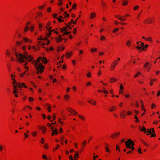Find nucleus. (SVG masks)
<instances>
[{"label": "nucleus", "instance_id": "obj_1", "mask_svg": "<svg viewBox=\"0 0 160 160\" xmlns=\"http://www.w3.org/2000/svg\"><path fill=\"white\" fill-rule=\"evenodd\" d=\"M15 54L20 63L24 62L26 61L24 60V59H28L29 62L32 61L33 63L35 62V60H32L33 57L31 55H30L28 56V53L26 52H24L23 54L22 53L18 54L17 52H15Z\"/></svg>", "mask_w": 160, "mask_h": 160}, {"label": "nucleus", "instance_id": "obj_2", "mask_svg": "<svg viewBox=\"0 0 160 160\" xmlns=\"http://www.w3.org/2000/svg\"><path fill=\"white\" fill-rule=\"evenodd\" d=\"M42 59L41 57H38L36 62L35 64V67L38 70L37 74H38L40 72H41V73H42L43 72V70L44 68V66L42 65L41 64L38 65L37 64V62H39V60H41L42 61Z\"/></svg>", "mask_w": 160, "mask_h": 160}, {"label": "nucleus", "instance_id": "obj_3", "mask_svg": "<svg viewBox=\"0 0 160 160\" xmlns=\"http://www.w3.org/2000/svg\"><path fill=\"white\" fill-rule=\"evenodd\" d=\"M12 80L13 81V83L14 85V84H16L18 86L19 88H21L22 87H24L25 88H27V87L25 85L24 83L22 84L20 83L19 82H17L13 78H12Z\"/></svg>", "mask_w": 160, "mask_h": 160}, {"label": "nucleus", "instance_id": "obj_4", "mask_svg": "<svg viewBox=\"0 0 160 160\" xmlns=\"http://www.w3.org/2000/svg\"><path fill=\"white\" fill-rule=\"evenodd\" d=\"M118 61L117 60H115L114 62H113L111 66V70H113L115 68V66L118 64Z\"/></svg>", "mask_w": 160, "mask_h": 160}, {"label": "nucleus", "instance_id": "obj_5", "mask_svg": "<svg viewBox=\"0 0 160 160\" xmlns=\"http://www.w3.org/2000/svg\"><path fill=\"white\" fill-rule=\"evenodd\" d=\"M132 141L130 139L128 140V141L125 142V144L126 146V147L127 148H129L130 146L129 145V144L130 143V142H132Z\"/></svg>", "mask_w": 160, "mask_h": 160}, {"label": "nucleus", "instance_id": "obj_6", "mask_svg": "<svg viewBox=\"0 0 160 160\" xmlns=\"http://www.w3.org/2000/svg\"><path fill=\"white\" fill-rule=\"evenodd\" d=\"M153 22L151 18H149L148 19H146L143 21V22L145 23H151Z\"/></svg>", "mask_w": 160, "mask_h": 160}, {"label": "nucleus", "instance_id": "obj_7", "mask_svg": "<svg viewBox=\"0 0 160 160\" xmlns=\"http://www.w3.org/2000/svg\"><path fill=\"white\" fill-rule=\"evenodd\" d=\"M67 110L68 111L71 112L73 114H77V112L75 111L71 108H68L67 109Z\"/></svg>", "mask_w": 160, "mask_h": 160}, {"label": "nucleus", "instance_id": "obj_8", "mask_svg": "<svg viewBox=\"0 0 160 160\" xmlns=\"http://www.w3.org/2000/svg\"><path fill=\"white\" fill-rule=\"evenodd\" d=\"M39 128H40V129L42 130V133L43 134H44L46 132V127L44 126L41 127L40 126Z\"/></svg>", "mask_w": 160, "mask_h": 160}, {"label": "nucleus", "instance_id": "obj_9", "mask_svg": "<svg viewBox=\"0 0 160 160\" xmlns=\"http://www.w3.org/2000/svg\"><path fill=\"white\" fill-rule=\"evenodd\" d=\"M88 102L91 104H92L95 105L96 103L95 101L93 100H89L88 101Z\"/></svg>", "mask_w": 160, "mask_h": 160}, {"label": "nucleus", "instance_id": "obj_10", "mask_svg": "<svg viewBox=\"0 0 160 160\" xmlns=\"http://www.w3.org/2000/svg\"><path fill=\"white\" fill-rule=\"evenodd\" d=\"M13 87H14V89H13V94H15L18 92L17 91V85H13Z\"/></svg>", "mask_w": 160, "mask_h": 160}, {"label": "nucleus", "instance_id": "obj_11", "mask_svg": "<svg viewBox=\"0 0 160 160\" xmlns=\"http://www.w3.org/2000/svg\"><path fill=\"white\" fill-rule=\"evenodd\" d=\"M117 80V79L115 78H111L110 79L109 82L110 83H112Z\"/></svg>", "mask_w": 160, "mask_h": 160}, {"label": "nucleus", "instance_id": "obj_12", "mask_svg": "<svg viewBox=\"0 0 160 160\" xmlns=\"http://www.w3.org/2000/svg\"><path fill=\"white\" fill-rule=\"evenodd\" d=\"M64 15H65V17L63 18H62V16H60V18H62L63 19V18H65V17H69V15L68 14H67L66 12H64Z\"/></svg>", "mask_w": 160, "mask_h": 160}, {"label": "nucleus", "instance_id": "obj_13", "mask_svg": "<svg viewBox=\"0 0 160 160\" xmlns=\"http://www.w3.org/2000/svg\"><path fill=\"white\" fill-rule=\"evenodd\" d=\"M140 131H143L145 133H147L146 129L145 128L144 126H143L142 127V129L140 130Z\"/></svg>", "mask_w": 160, "mask_h": 160}, {"label": "nucleus", "instance_id": "obj_14", "mask_svg": "<svg viewBox=\"0 0 160 160\" xmlns=\"http://www.w3.org/2000/svg\"><path fill=\"white\" fill-rule=\"evenodd\" d=\"M120 132H118L117 133H114L113 134H112L111 135V137L112 138H114V135L115 136H118V135H120Z\"/></svg>", "mask_w": 160, "mask_h": 160}, {"label": "nucleus", "instance_id": "obj_15", "mask_svg": "<svg viewBox=\"0 0 160 160\" xmlns=\"http://www.w3.org/2000/svg\"><path fill=\"white\" fill-rule=\"evenodd\" d=\"M72 52H71L69 53H68V52H67L66 55V57L69 58L72 55Z\"/></svg>", "mask_w": 160, "mask_h": 160}, {"label": "nucleus", "instance_id": "obj_16", "mask_svg": "<svg viewBox=\"0 0 160 160\" xmlns=\"http://www.w3.org/2000/svg\"><path fill=\"white\" fill-rule=\"evenodd\" d=\"M59 38H56V39L57 40V42H60V41H62V38H61V36L60 35H59Z\"/></svg>", "mask_w": 160, "mask_h": 160}, {"label": "nucleus", "instance_id": "obj_17", "mask_svg": "<svg viewBox=\"0 0 160 160\" xmlns=\"http://www.w3.org/2000/svg\"><path fill=\"white\" fill-rule=\"evenodd\" d=\"M42 61L44 62L45 64H46L47 62V59L45 57H43V59L42 60Z\"/></svg>", "mask_w": 160, "mask_h": 160}, {"label": "nucleus", "instance_id": "obj_18", "mask_svg": "<svg viewBox=\"0 0 160 160\" xmlns=\"http://www.w3.org/2000/svg\"><path fill=\"white\" fill-rule=\"evenodd\" d=\"M95 16V13H92L90 14V18H92Z\"/></svg>", "mask_w": 160, "mask_h": 160}, {"label": "nucleus", "instance_id": "obj_19", "mask_svg": "<svg viewBox=\"0 0 160 160\" xmlns=\"http://www.w3.org/2000/svg\"><path fill=\"white\" fill-rule=\"evenodd\" d=\"M71 32H68L67 31H64L63 32L62 34H63V35H68V34L69 33H70Z\"/></svg>", "mask_w": 160, "mask_h": 160}, {"label": "nucleus", "instance_id": "obj_20", "mask_svg": "<svg viewBox=\"0 0 160 160\" xmlns=\"http://www.w3.org/2000/svg\"><path fill=\"white\" fill-rule=\"evenodd\" d=\"M120 116L122 118H124L126 117V115H125V114L124 113V112L123 113L122 112H121V114L120 115Z\"/></svg>", "mask_w": 160, "mask_h": 160}, {"label": "nucleus", "instance_id": "obj_21", "mask_svg": "<svg viewBox=\"0 0 160 160\" xmlns=\"http://www.w3.org/2000/svg\"><path fill=\"white\" fill-rule=\"evenodd\" d=\"M128 2L127 0L124 1L122 2V4L124 6H125L127 4Z\"/></svg>", "mask_w": 160, "mask_h": 160}, {"label": "nucleus", "instance_id": "obj_22", "mask_svg": "<svg viewBox=\"0 0 160 160\" xmlns=\"http://www.w3.org/2000/svg\"><path fill=\"white\" fill-rule=\"evenodd\" d=\"M148 46L147 45V44L145 45V46L144 45V47H142L143 48L142 49V50L140 51V52H141L142 50L144 51L145 50V49L146 48H147L148 47Z\"/></svg>", "mask_w": 160, "mask_h": 160}, {"label": "nucleus", "instance_id": "obj_23", "mask_svg": "<svg viewBox=\"0 0 160 160\" xmlns=\"http://www.w3.org/2000/svg\"><path fill=\"white\" fill-rule=\"evenodd\" d=\"M134 143L133 141L131 142H130V143L129 144V145L130 147L134 146Z\"/></svg>", "mask_w": 160, "mask_h": 160}, {"label": "nucleus", "instance_id": "obj_24", "mask_svg": "<svg viewBox=\"0 0 160 160\" xmlns=\"http://www.w3.org/2000/svg\"><path fill=\"white\" fill-rule=\"evenodd\" d=\"M58 1L59 2L58 5L59 6H60L62 4V0H58Z\"/></svg>", "mask_w": 160, "mask_h": 160}, {"label": "nucleus", "instance_id": "obj_25", "mask_svg": "<svg viewBox=\"0 0 160 160\" xmlns=\"http://www.w3.org/2000/svg\"><path fill=\"white\" fill-rule=\"evenodd\" d=\"M146 40L148 41L151 42H152L151 38L150 37H148L147 38H146Z\"/></svg>", "mask_w": 160, "mask_h": 160}, {"label": "nucleus", "instance_id": "obj_26", "mask_svg": "<svg viewBox=\"0 0 160 160\" xmlns=\"http://www.w3.org/2000/svg\"><path fill=\"white\" fill-rule=\"evenodd\" d=\"M64 98L68 100L70 98V96L68 95L67 94L64 96Z\"/></svg>", "mask_w": 160, "mask_h": 160}, {"label": "nucleus", "instance_id": "obj_27", "mask_svg": "<svg viewBox=\"0 0 160 160\" xmlns=\"http://www.w3.org/2000/svg\"><path fill=\"white\" fill-rule=\"evenodd\" d=\"M54 134H55L56 135L58 134V130L55 128V130H54Z\"/></svg>", "mask_w": 160, "mask_h": 160}, {"label": "nucleus", "instance_id": "obj_28", "mask_svg": "<svg viewBox=\"0 0 160 160\" xmlns=\"http://www.w3.org/2000/svg\"><path fill=\"white\" fill-rule=\"evenodd\" d=\"M118 30H119L118 28H116L114 30H113V32L115 33V32H116L118 31Z\"/></svg>", "mask_w": 160, "mask_h": 160}, {"label": "nucleus", "instance_id": "obj_29", "mask_svg": "<svg viewBox=\"0 0 160 160\" xmlns=\"http://www.w3.org/2000/svg\"><path fill=\"white\" fill-rule=\"evenodd\" d=\"M113 107H114L115 108H116L115 107H114V106H112V108H110V109H109V110L110 111H113L114 110V109H113Z\"/></svg>", "mask_w": 160, "mask_h": 160}, {"label": "nucleus", "instance_id": "obj_30", "mask_svg": "<svg viewBox=\"0 0 160 160\" xmlns=\"http://www.w3.org/2000/svg\"><path fill=\"white\" fill-rule=\"evenodd\" d=\"M105 37H104V36H103V35H101V37L100 38V40H104V39H105Z\"/></svg>", "mask_w": 160, "mask_h": 160}, {"label": "nucleus", "instance_id": "obj_31", "mask_svg": "<svg viewBox=\"0 0 160 160\" xmlns=\"http://www.w3.org/2000/svg\"><path fill=\"white\" fill-rule=\"evenodd\" d=\"M97 50V49L95 48H92L91 50V51L92 52H95Z\"/></svg>", "mask_w": 160, "mask_h": 160}, {"label": "nucleus", "instance_id": "obj_32", "mask_svg": "<svg viewBox=\"0 0 160 160\" xmlns=\"http://www.w3.org/2000/svg\"><path fill=\"white\" fill-rule=\"evenodd\" d=\"M29 28L27 27V26H26L25 27V29H24V31L25 32H27V31L29 29Z\"/></svg>", "mask_w": 160, "mask_h": 160}, {"label": "nucleus", "instance_id": "obj_33", "mask_svg": "<svg viewBox=\"0 0 160 160\" xmlns=\"http://www.w3.org/2000/svg\"><path fill=\"white\" fill-rule=\"evenodd\" d=\"M52 16L54 18H57V13H54V14H53L52 15Z\"/></svg>", "mask_w": 160, "mask_h": 160}, {"label": "nucleus", "instance_id": "obj_34", "mask_svg": "<svg viewBox=\"0 0 160 160\" xmlns=\"http://www.w3.org/2000/svg\"><path fill=\"white\" fill-rule=\"evenodd\" d=\"M119 20L122 21H124L126 20V18H122V17H120Z\"/></svg>", "mask_w": 160, "mask_h": 160}, {"label": "nucleus", "instance_id": "obj_35", "mask_svg": "<svg viewBox=\"0 0 160 160\" xmlns=\"http://www.w3.org/2000/svg\"><path fill=\"white\" fill-rule=\"evenodd\" d=\"M23 39H24V41L25 42H27L29 41V39L27 38H23Z\"/></svg>", "mask_w": 160, "mask_h": 160}, {"label": "nucleus", "instance_id": "obj_36", "mask_svg": "<svg viewBox=\"0 0 160 160\" xmlns=\"http://www.w3.org/2000/svg\"><path fill=\"white\" fill-rule=\"evenodd\" d=\"M126 45L128 46H130L131 45L130 42V41L128 40L127 42Z\"/></svg>", "mask_w": 160, "mask_h": 160}, {"label": "nucleus", "instance_id": "obj_37", "mask_svg": "<svg viewBox=\"0 0 160 160\" xmlns=\"http://www.w3.org/2000/svg\"><path fill=\"white\" fill-rule=\"evenodd\" d=\"M144 145H145L146 146H148V145L143 140L141 141Z\"/></svg>", "mask_w": 160, "mask_h": 160}, {"label": "nucleus", "instance_id": "obj_38", "mask_svg": "<svg viewBox=\"0 0 160 160\" xmlns=\"http://www.w3.org/2000/svg\"><path fill=\"white\" fill-rule=\"evenodd\" d=\"M135 118L136 119V121H135V122H139V120L138 119V118L136 117V115L135 116Z\"/></svg>", "mask_w": 160, "mask_h": 160}, {"label": "nucleus", "instance_id": "obj_39", "mask_svg": "<svg viewBox=\"0 0 160 160\" xmlns=\"http://www.w3.org/2000/svg\"><path fill=\"white\" fill-rule=\"evenodd\" d=\"M141 74V73L140 72H138L137 73V74H136L135 76H134V78H136V77H138V75L139 74Z\"/></svg>", "mask_w": 160, "mask_h": 160}, {"label": "nucleus", "instance_id": "obj_40", "mask_svg": "<svg viewBox=\"0 0 160 160\" xmlns=\"http://www.w3.org/2000/svg\"><path fill=\"white\" fill-rule=\"evenodd\" d=\"M37 132H34L32 133V135L33 136H35L37 135Z\"/></svg>", "mask_w": 160, "mask_h": 160}, {"label": "nucleus", "instance_id": "obj_41", "mask_svg": "<svg viewBox=\"0 0 160 160\" xmlns=\"http://www.w3.org/2000/svg\"><path fill=\"white\" fill-rule=\"evenodd\" d=\"M60 147V145H57V147L54 149H53V151H56L58 148Z\"/></svg>", "mask_w": 160, "mask_h": 160}, {"label": "nucleus", "instance_id": "obj_42", "mask_svg": "<svg viewBox=\"0 0 160 160\" xmlns=\"http://www.w3.org/2000/svg\"><path fill=\"white\" fill-rule=\"evenodd\" d=\"M105 150H106V152H110V151H109V148L107 147H105Z\"/></svg>", "mask_w": 160, "mask_h": 160}, {"label": "nucleus", "instance_id": "obj_43", "mask_svg": "<svg viewBox=\"0 0 160 160\" xmlns=\"http://www.w3.org/2000/svg\"><path fill=\"white\" fill-rule=\"evenodd\" d=\"M151 68V65H150L148 66L147 70L148 71H149Z\"/></svg>", "mask_w": 160, "mask_h": 160}, {"label": "nucleus", "instance_id": "obj_44", "mask_svg": "<svg viewBox=\"0 0 160 160\" xmlns=\"http://www.w3.org/2000/svg\"><path fill=\"white\" fill-rule=\"evenodd\" d=\"M51 129H52V136H53L54 134V132L53 130V127H51Z\"/></svg>", "mask_w": 160, "mask_h": 160}, {"label": "nucleus", "instance_id": "obj_45", "mask_svg": "<svg viewBox=\"0 0 160 160\" xmlns=\"http://www.w3.org/2000/svg\"><path fill=\"white\" fill-rule=\"evenodd\" d=\"M51 28H52V27H50L48 28H47V29L48 30V31L49 32H52V31H53L54 30L53 29L52 30H51L50 29Z\"/></svg>", "mask_w": 160, "mask_h": 160}, {"label": "nucleus", "instance_id": "obj_46", "mask_svg": "<svg viewBox=\"0 0 160 160\" xmlns=\"http://www.w3.org/2000/svg\"><path fill=\"white\" fill-rule=\"evenodd\" d=\"M30 30L31 31H32L34 29V27H32V26H30Z\"/></svg>", "mask_w": 160, "mask_h": 160}, {"label": "nucleus", "instance_id": "obj_47", "mask_svg": "<svg viewBox=\"0 0 160 160\" xmlns=\"http://www.w3.org/2000/svg\"><path fill=\"white\" fill-rule=\"evenodd\" d=\"M70 25H71V24H68V25L66 24V26L68 28H69L70 29H71V27H70Z\"/></svg>", "mask_w": 160, "mask_h": 160}, {"label": "nucleus", "instance_id": "obj_48", "mask_svg": "<svg viewBox=\"0 0 160 160\" xmlns=\"http://www.w3.org/2000/svg\"><path fill=\"white\" fill-rule=\"evenodd\" d=\"M76 4L75 3H74L73 5L72 6V8L73 9H74L76 7Z\"/></svg>", "mask_w": 160, "mask_h": 160}, {"label": "nucleus", "instance_id": "obj_49", "mask_svg": "<svg viewBox=\"0 0 160 160\" xmlns=\"http://www.w3.org/2000/svg\"><path fill=\"white\" fill-rule=\"evenodd\" d=\"M78 117L80 118L81 119H82V120H84V118L82 116H81L80 115H78Z\"/></svg>", "mask_w": 160, "mask_h": 160}, {"label": "nucleus", "instance_id": "obj_50", "mask_svg": "<svg viewBox=\"0 0 160 160\" xmlns=\"http://www.w3.org/2000/svg\"><path fill=\"white\" fill-rule=\"evenodd\" d=\"M28 99H29V101L30 102L32 101L33 100V98L31 97H30Z\"/></svg>", "mask_w": 160, "mask_h": 160}, {"label": "nucleus", "instance_id": "obj_51", "mask_svg": "<svg viewBox=\"0 0 160 160\" xmlns=\"http://www.w3.org/2000/svg\"><path fill=\"white\" fill-rule=\"evenodd\" d=\"M51 34V32H49L48 33L46 34V36H47L48 37H49Z\"/></svg>", "mask_w": 160, "mask_h": 160}, {"label": "nucleus", "instance_id": "obj_52", "mask_svg": "<svg viewBox=\"0 0 160 160\" xmlns=\"http://www.w3.org/2000/svg\"><path fill=\"white\" fill-rule=\"evenodd\" d=\"M129 148V149H132V151H133L135 149V148L133 146V147H130V148Z\"/></svg>", "mask_w": 160, "mask_h": 160}, {"label": "nucleus", "instance_id": "obj_53", "mask_svg": "<svg viewBox=\"0 0 160 160\" xmlns=\"http://www.w3.org/2000/svg\"><path fill=\"white\" fill-rule=\"evenodd\" d=\"M42 158L44 159H48V158H47V156L45 155H43L42 156Z\"/></svg>", "mask_w": 160, "mask_h": 160}, {"label": "nucleus", "instance_id": "obj_54", "mask_svg": "<svg viewBox=\"0 0 160 160\" xmlns=\"http://www.w3.org/2000/svg\"><path fill=\"white\" fill-rule=\"evenodd\" d=\"M48 109L49 112H50L51 111V107L50 106H48Z\"/></svg>", "mask_w": 160, "mask_h": 160}, {"label": "nucleus", "instance_id": "obj_55", "mask_svg": "<svg viewBox=\"0 0 160 160\" xmlns=\"http://www.w3.org/2000/svg\"><path fill=\"white\" fill-rule=\"evenodd\" d=\"M44 139L43 138H41V142L42 143H43L44 142Z\"/></svg>", "mask_w": 160, "mask_h": 160}, {"label": "nucleus", "instance_id": "obj_56", "mask_svg": "<svg viewBox=\"0 0 160 160\" xmlns=\"http://www.w3.org/2000/svg\"><path fill=\"white\" fill-rule=\"evenodd\" d=\"M116 150L117 151L118 150L120 152V150H119V148L118 147V145H116Z\"/></svg>", "mask_w": 160, "mask_h": 160}, {"label": "nucleus", "instance_id": "obj_57", "mask_svg": "<svg viewBox=\"0 0 160 160\" xmlns=\"http://www.w3.org/2000/svg\"><path fill=\"white\" fill-rule=\"evenodd\" d=\"M138 152L142 154V152H141V148H139L138 151Z\"/></svg>", "mask_w": 160, "mask_h": 160}, {"label": "nucleus", "instance_id": "obj_58", "mask_svg": "<svg viewBox=\"0 0 160 160\" xmlns=\"http://www.w3.org/2000/svg\"><path fill=\"white\" fill-rule=\"evenodd\" d=\"M91 74L90 72H89L88 73V74L87 75V77H90L91 76Z\"/></svg>", "mask_w": 160, "mask_h": 160}, {"label": "nucleus", "instance_id": "obj_59", "mask_svg": "<svg viewBox=\"0 0 160 160\" xmlns=\"http://www.w3.org/2000/svg\"><path fill=\"white\" fill-rule=\"evenodd\" d=\"M51 10V9L50 7H49L47 9V11L48 12H50Z\"/></svg>", "mask_w": 160, "mask_h": 160}, {"label": "nucleus", "instance_id": "obj_60", "mask_svg": "<svg viewBox=\"0 0 160 160\" xmlns=\"http://www.w3.org/2000/svg\"><path fill=\"white\" fill-rule=\"evenodd\" d=\"M24 135L25 138H28V135L27 133H25L24 134Z\"/></svg>", "mask_w": 160, "mask_h": 160}, {"label": "nucleus", "instance_id": "obj_61", "mask_svg": "<svg viewBox=\"0 0 160 160\" xmlns=\"http://www.w3.org/2000/svg\"><path fill=\"white\" fill-rule=\"evenodd\" d=\"M139 8V6H136L134 7V10H136L137 8Z\"/></svg>", "mask_w": 160, "mask_h": 160}, {"label": "nucleus", "instance_id": "obj_62", "mask_svg": "<svg viewBox=\"0 0 160 160\" xmlns=\"http://www.w3.org/2000/svg\"><path fill=\"white\" fill-rule=\"evenodd\" d=\"M136 48L139 50L140 49H141L142 48V47H139V46H137L136 47Z\"/></svg>", "mask_w": 160, "mask_h": 160}, {"label": "nucleus", "instance_id": "obj_63", "mask_svg": "<svg viewBox=\"0 0 160 160\" xmlns=\"http://www.w3.org/2000/svg\"><path fill=\"white\" fill-rule=\"evenodd\" d=\"M56 117L55 114H53V115L52 118L53 120H55L56 119Z\"/></svg>", "mask_w": 160, "mask_h": 160}, {"label": "nucleus", "instance_id": "obj_64", "mask_svg": "<svg viewBox=\"0 0 160 160\" xmlns=\"http://www.w3.org/2000/svg\"><path fill=\"white\" fill-rule=\"evenodd\" d=\"M69 158L70 160H73V159L72 155L69 156Z\"/></svg>", "mask_w": 160, "mask_h": 160}]
</instances>
